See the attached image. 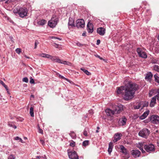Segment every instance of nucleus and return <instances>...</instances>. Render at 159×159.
<instances>
[{
	"label": "nucleus",
	"mask_w": 159,
	"mask_h": 159,
	"mask_svg": "<svg viewBox=\"0 0 159 159\" xmlns=\"http://www.w3.org/2000/svg\"><path fill=\"white\" fill-rule=\"evenodd\" d=\"M156 90V94H157L156 95H157V99L159 98V88L157 89H155Z\"/></svg>",
	"instance_id": "e433bc0d"
},
{
	"label": "nucleus",
	"mask_w": 159,
	"mask_h": 159,
	"mask_svg": "<svg viewBox=\"0 0 159 159\" xmlns=\"http://www.w3.org/2000/svg\"><path fill=\"white\" fill-rule=\"evenodd\" d=\"M30 83L31 84H34V79L31 78H30Z\"/></svg>",
	"instance_id": "a18cd8bd"
},
{
	"label": "nucleus",
	"mask_w": 159,
	"mask_h": 159,
	"mask_svg": "<svg viewBox=\"0 0 159 159\" xmlns=\"http://www.w3.org/2000/svg\"><path fill=\"white\" fill-rule=\"evenodd\" d=\"M113 146V143L112 142H110L109 144V148L108 150V152L110 154H111L112 151Z\"/></svg>",
	"instance_id": "4be33fe9"
},
{
	"label": "nucleus",
	"mask_w": 159,
	"mask_h": 159,
	"mask_svg": "<svg viewBox=\"0 0 159 159\" xmlns=\"http://www.w3.org/2000/svg\"><path fill=\"white\" fill-rule=\"evenodd\" d=\"M13 12L15 14H18L20 17L23 18L27 16L28 11L25 7L15 8L13 9Z\"/></svg>",
	"instance_id": "f03ea898"
},
{
	"label": "nucleus",
	"mask_w": 159,
	"mask_h": 159,
	"mask_svg": "<svg viewBox=\"0 0 159 159\" xmlns=\"http://www.w3.org/2000/svg\"><path fill=\"white\" fill-rule=\"evenodd\" d=\"M122 135L120 133H117L115 134L114 137V139L113 140L114 142H116L120 139V137Z\"/></svg>",
	"instance_id": "aec40b11"
},
{
	"label": "nucleus",
	"mask_w": 159,
	"mask_h": 159,
	"mask_svg": "<svg viewBox=\"0 0 159 159\" xmlns=\"http://www.w3.org/2000/svg\"><path fill=\"white\" fill-rule=\"evenodd\" d=\"M39 43L37 41V40L35 41V46H34V49H36L37 48V45L39 44Z\"/></svg>",
	"instance_id": "c03bdc74"
},
{
	"label": "nucleus",
	"mask_w": 159,
	"mask_h": 159,
	"mask_svg": "<svg viewBox=\"0 0 159 159\" xmlns=\"http://www.w3.org/2000/svg\"><path fill=\"white\" fill-rule=\"evenodd\" d=\"M68 25L69 28L75 26L74 24V20L72 18L70 17L69 18Z\"/></svg>",
	"instance_id": "dca6fc26"
},
{
	"label": "nucleus",
	"mask_w": 159,
	"mask_h": 159,
	"mask_svg": "<svg viewBox=\"0 0 159 159\" xmlns=\"http://www.w3.org/2000/svg\"><path fill=\"white\" fill-rule=\"evenodd\" d=\"M54 45H53V46L55 47L56 48H58V45L57 44L55 43H54Z\"/></svg>",
	"instance_id": "4d7b16f0"
},
{
	"label": "nucleus",
	"mask_w": 159,
	"mask_h": 159,
	"mask_svg": "<svg viewBox=\"0 0 159 159\" xmlns=\"http://www.w3.org/2000/svg\"><path fill=\"white\" fill-rule=\"evenodd\" d=\"M76 44L79 47H82L84 46V44L79 42H77L76 43Z\"/></svg>",
	"instance_id": "37998d69"
},
{
	"label": "nucleus",
	"mask_w": 159,
	"mask_h": 159,
	"mask_svg": "<svg viewBox=\"0 0 159 159\" xmlns=\"http://www.w3.org/2000/svg\"><path fill=\"white\" fill-rule=\"evenodd\" d=\"M152 76L151 73L149 72L146 74L145 77V79L147 80H149L151 79Z\"/></svg>",
	"instance_id": "5701e85b"
},
{
	"label": "nucleus",
	"mask_w": 159,
	"mask_h": 159,
	"mask_svg": "<svg viewBox=\"0 0 159 159\" xmlns=\"http://www.w3.org/2000/svg\"><path fill=\"white\" fill-rule=\"evenodd\" d=\"M70 134V136L73 139H75L76 137V135L74 132H71Z\"/></svg>",
	"instance_id": "7c9ffc66"
},
{
	"label": "nucleus",
	"mask_w": 159,
	"mask_h": 159,
	"mask_svg": "<svg viewBox=\"0 0 159 159\" xmlns=\"http://www.w3.org/2000/svg\"><path fill=\"white\" fill-rule=\"evenodd\" d=\"M154 70L157 72H159V66L157 65H155L153 67Z\"/></svg>",
	"instance_id": "473e14b6"
},
{
	"label": "nucleus",
	"mask_w": 159,
	"mask_h": 159,
	"mask_svg": "<svg viewBox=\"0 0 159 159\" xmlns=\"http://www.w3.org/2000/svg\"><path fill=\"white\" fill-rule=\"evenodd\" d=\"M40 143L43 145H44V144H45V143H44V140H42V139H40Z\"/></svg>",
	"instance_id": "49530a36"
},
{
	"label": "nucleus",
	"mask_w": 159,
	"mask_h": 159,
	"mask_svg": "<svg viewBox=\"0 0 159 159\" xmlns=\"http://www.w3.org/2000/svg\"><path fill=\"white\" fill-rule=\"evenodd\" d=\"M149 113V111L145 112L140 116L139 117V119L140 120H143L144 119L148 116Z\"/></svg>",
	"instance_id": "412c9836"
},
{
	"label": "nucleus",
	"mask_w": 159,
	"mask_h": 159,
	"mask_svg": "<svg viewBox=\"0 0 159 159\" xmlns=\"http://www.w3.org/2000/svg\"><path fill=\"white\" fill-rule=\"evenodd\" d=\"M133 156L135 157H139L140 154V152L138 150H133L131 151Z\"/></svg>",
	"instance_id": "ddd939ff"
},
{
	"label": "nucleus",
	"mask_w": 159,
	"mask_h": 159,
	"mask_svg": "<svg viewBox=\"0 0 159 159\" xmlns=\"http://www.w3.org/2000/svg\"><path fill=\"white\" fill-rule=\"evenodd\" d=\"M150 120L153 124H159V116L157 115H153L151 116Z\"/></svg>",
	"instance_id": "6e6552de"
},
{
	"label": "nucleus",
	"mask_w": 159,
	"mask_h": 159,
	"mask_svg": "<svg viewBox=\"0 0 159 159\" xmlns=\"http://www.w3.org/2000/svg\"><path fill=\"white\" fill-rule=\"evenodd\" d=\"M156 90L155 89H152L150 91L149 93V95L150 97L152 96L153 95L156 94Z\"/></svg>",
	"instance_id": "cd10ccee"
},
{
	"label": "nucleus",
	"mask_w": 159,
	"mask_h": 159,
	"mask_svg": "<svg viewBox=\"0 0 159 159\" xmlns=\"http://www.w3.org/2000/svg\"><path fill=\"white\" fill-rule=\"evenodd\" d=\"M120 149L121 150V152L126 155L127 153V152L126 149L123 145L120 146Z\"/></svg>",
	"instance_id": "393cba45"
},
{
	"label": "nucleus",
	"mask_w": 159,
	"mask_h": 159,
	"mask_svg": "<svg viewBox=\"0 0 159 159\" xmlns=\"http://www.w3.org/2000/svg\"><path fill=\"white\" fill-rule=\"evenodd\" d=\"M8 159H15V157L13 155H11L10 156L8 157Z\"/></svg>",
	"instance_id": "ea45409f"
},
{
	"label": "nucleus",
	"mask_w": 159,
	"mask_h": 159,
	"mask_svg": "<svg viewBox=\"0 0 159 159\" xmlns=\"http://www.w3.org/2000/svg\"><path fill=\"white\" fill-rule=\"evenodd\" d=\"M149 133V131L148 129L144 128L139 131V135L140 136L146 138L148 135Z\"/></svg>",
	"instance_id": "423d86ee"
},
{
	"label": "nucleus",
	"mask_w": 159,
	"mask_h": 159,
	"mask_svg": "<svg viewBox=\"0 0 159 159\" xmlns=\"http://www.w3.org/2000/svg\"><path fill=\"white\" fill-rule=\"evenodd\" d=\"M60 63L63 64H66L69 66H71L72 64L69 61H63L61 60V63Z\"/></svg>",
	"instance_id": "c756f323"
},
{
	"label": "nucleus",
	"mask_w": 159,
	"mask_h": 159,
	"mask_svg": "<svg viewBox=\"0 0 159 159\" xmlns=\"http://www.w3.org/2000/svg\"><path fill=\"white\" fill-rule=\"evenodd\" d=\"M144 145L145 144H144V142L139 143L137 145V147L143 153L145 152V151L143 149V147H144Z\"/></svg>",
	"instance_id": "4468645a"
},
{
	"label": "nucleus",
	"mask_w": 159,
	"mask_h": 159,
	"mask_svg": "<svg viewBox=\"0 0 159 159\" xmlns=\"http://www.w3.org/2000/svg\"><path fill=\"white\" fill-rule=\"evenodd\" d=\"M115 109L114 110L115 114H118L120 113L123 110V106L121 105L118 104L117 106H115Z\"/></svg>",
	"instance_id": "9d476101"
},
{
	"label": "nucleus",
	"mask_w": 159,
	"mask_h": 159,
	"mask_svg": "<svg viewBox=\"0 0 159 159\" xmlns=\"http://www.w3.org/2000/svg\"><path fill=\"white\" fill-rule=\"evenodd\" d=\"M42 57L47 58H49V57L50 55L49 54H46L45 53H42Z\"/></svg>",
	"instance_id": "f704fd0d"
},
{
	"label": "nucleus",
	"mask_w": 159,
	"mask_h": 159,
	"mask_svg": "<svg viewBox=\"0 0 159 159\" xmlns=\"http://www.w3.org/2000/svg\"><path fill=\"white\" fill-rule=\"evenodd\" d=\"M8 125L9 126L12 127H13V126L14 125L12 123H9Z\"/></svg>",
	"instance_id": "864d4df0"
},
{
	"label": "nucleus",
	"mask_w": 159,
	"mask_h": 159,
	"mask_svg": "<svg viewBox=\"0 0 159 159\" xmlns=\"http://www.w3.org/2000/svg\"><path fill=\"white\" fill-rule=\"evenodd\" d=\"M97 33L100 35H103L105 33V29L102 27H100L97 29Z\"/></svg>",
	"instance_id": "f3484780"
},
{
	"label": "nucleus",
	"mask_w": 159,
	"mask_h": 159,
	"mask_svg": "<svg viewBox=\"0 0 159 159\" xmlns=\"http://www.w3.org/2000/svg\"><path fill=\"white\" fill-rule=\"evenodd\" d=\"M0 83L2 84V85L4 86L6 84L4 83L2 80H0Z\"/></svg>",
	"instance_id": "603ef678"
},
{
	"label": "nucleus",
	"mask_w": 159,
	"mask_h": 159,
	"mask_svg": "<svg viewBox=\"0 0 159 159\" xmlns=\"http://www.w3.org/2000/svg\"><path fill=\"white\" fill-rule=\"evenodd\" d=\"M13 128H14L15 129H16V126L15 125H13Z\"/></svg>",
	"instance_id": "338daca9"
},
{
	"label": "nucleus",
	"mask_w": 159,
	"mask_h": 159,
	"mask_svg": "<svg viewBox=\"0 0 159 159\" xmlns=\"http://www.w3.org/2000/svg\"><path fill=\"white\" fill-rule=\"evenodd\" d=\"M43 131L42 129H39V133L42 134L43 133Z\"/></svg>",
	"instance_id": "13d9d810"
},
{
	"label": "nucleus",
	"mask_w": 159,
	"mask_h": 159,
	"mask_svg": "<svg viewBox=\"0 0 159 159\" xmlns=\"http://www.w3.org/2000/svg\"><path fill=\"white\" fill-rule=\"evenodd\" d=\"M141 105L142 107V108L141 109H143L144 107H146L148 106V102L145 101L144 102H143L141 103Z\"/></svg>",
	"instance_id": "b1692460"
},
{
	"label": "nucleus",
	"mask_w": 159,
	"mask_h": 159,
	"mask_svg": "<svg viewBox=\"0 0 159 159\" xmlns=\"http://www.w3.org/2000/svg\"><path fill=\"white\" fill-rule=\"evenodd\" d=\"M144 148L147 152L149 153L154 151L155 149L154 146L151 143L144 145Z\"/></svg>",
	"instance_id": "20e7f679"
},
{
	"label": "nucleus",
	"mask_w": 159,
	"mask_h": 159,
	"mask_svg": "<svg viewBox=\"0 0 159 159\" xmlns=\"http://www.w3.org/2000/svg\"><path fill=\"white\" fill-rule=\"evenodd\" d=\"M137 52L139 56L144 58H146L147 57L146 54L143 51L141 48H138L137 50Z\"/></svg>",
	"instance_id": "1a4fd4ad"
},
{
	"label": "nucleus",
	"mask_w": 159,
	"mask_h": 159,
	"mask_svg": "<svg viewBox=\"0 0 159 159\" xmlns=\"http://www.w3.org/2000/svg\"><path fill=\"white\" fill-rule=\"evenodd\" d=\"M82 36H86V32H84L82 34Z\"/></svg>",
	"instance_id": "052dcab7"
},
{
	"label": "nucleus",
	"mask_w": 159,
	"mask_h": 159,
	"mask_svg": "<svg viewBox=\"0 0 159 159\" xmlns=\"http://www.w3.org/2000/svg\"><path fill=\"white\" fill-rule=\"evenodd\" d=\"M16 0H8L6 1V3H7L8 2H14Z\"/></svg>",
	"instance_id": "de8ad7c7"
},
{
	"label": "nucleus",
	"mask_w": 159,
	"mask_h": 159,
	"mask_svg": "<svg viewBox=\"0 0 159 159\" xmlns=\"http://www.w3.org/2000/svg\"><path fill=\"white\" fill-rule=\"evenodd\" d=\"M58 21V18L57 16L54 15L51 20L48 21V25L51 28H54L57 25Z\"/></svg>",
	"instance_id": "7ed1b4c3"
},
{
	"label": "nucleus",
	"mask_w": 159,
	"mask_h": 159,
	"mask_svg": "<svg viewBox=\"0 0 159 159\" xmlns=\"http://www.w3.org/2000/svg\"><path fill=\"white\" fill-rule=\"evenodd\" d=\"M10 39H11V40L12 41V42H13V38L11 36H10Z\"/></svg>",
	"instance_id": "e2e57ef3"
},
{
	"label": "nucleus",
	"mask_w": 159,
	"mask_h": 159,
	"mask_svg": "<svg viewBox=\"0 0 159 159\" xmlns=\"http://www.w3.org/2000/svg\"><path fill=\"white\" fill-rule=\"evenodd\" d=\"M75 142L74 141H72V142H71L70 143V145L71 147H73L75 146Z\"/></svg>",
	"instance_id": "79ce46f5"
},
{
	"label": "nucleus",
	"mask_w": 159,
	"mask_h": 159,
	"mask_svg": "<svg viewBox=\"0 0 159 159\" xmlns=\"http://www.w3.org/2000/svg\"><path fill=\"white\" fill-rule=\"evenodd\" d=\"M25 57L26 58H28V59L30 58L29 57H28L27 56H26V55H25Z\"/></svg>",
	"instance_id": "69168bd1"
},
{
	"label": "nucleus",
	"mask_w": 159,
	"mask_h": 159,
	"mask_svg": "<svg viewBox=\"0 0 159 159\" xmlns=\"http://www.w3.org/2000/svg\"><path fill=\"white\" fill-rule=\"evenodd\" d=\"M51 38L52 39H57L59 40H61V39L60 38L55 37H51Z\"/></svg>",
	"instance_id": "09e8293b"
},
{
	"label": "nucleus",
	"mask_w": 159,
	"mask_h": 159,
	"mask_svg": "<svg viewBox=\"0 0 159 159\" xmlns=\"http://www.w3.org/2000/svg\"><path fill=\"white\" fill-rule=\"evenodd\" d=\"M30 113L31 116L34 117V108L32 107H31L30 108Z\"/></svg>",
	"instance_id": "c85d7f7f"
},
{
	"label": "nucleus",
	"mask_w": 159,
	"mask_h": 159,
	"mask_svg": "<svg viewBox=\"0 0 159 159\" xmlns=\"http://www.w3.org/2000/svg\"><path fill=\"white\" fill-rule=\"evenodd\" d=\"M68 155L70 159H79L78 156L76 152L74 151L67 152Z\"/></svg>",
	"instance_id": "39448f33"
},
{
	"label": "nucleus",
	"mask_w": 159,
	"mask_h": 159,
	"mask_svg": "<svg viewBox=\"0 0 159 159\" xmlns=\"http://www.w3.org/2000/svg\"><path fill=\"white\" fill-rule=\"evenodd\" d=\"M157 97V95H155L154 97L152 98L151 101L150 103V106L151 107H153L154 106L155 104L156 103V100Z\"/></svg>",
	"instance_id": "6ab92c4d"
},
{
	"label": "nucleus",
	"mask_w": 159,
	"mask_h": 159,
	"mask_svg": "<svg viewBox=\"0 0 159 159\" xmlns=\"http://www.w3.org/2000/svg\"><path fill=\"white\" fill-rule=\"evenodd\" d=\"M22 81L23 82H25L26 83H28V79L27 78L25 77L23 78L22 80Z\"/></svg>",
	"instance_id": "a19ab883"
},
{
	"label": "nucleus",
	"mask_w": 159,
	"mask_h": 159,
	"mask_svg": "<svg viewBox=\"0 0 159 159\" xmlns=\"http://www.w3.org/2000/svg\"><path fill=\"white\" fill-rule=\"evenodd\" d=\"M127 119L125 117H123L120 119L118 121V123L120 126H124L126 123Z\"/></svg>",
	"instance_id": "9b49d317"
},
{
	"label": "nucleus",
	"mask_w": 159,
	"mask_h": 159,
	"mask_svg": "<svg viewBox=\"0 0 159 159\" xmlns=\"http://www.w3.org/2000/svg\"><path fill=\"white\" fill-rule=\"evenodd\" d=\"M68 81H67L68 82H69L70 83V84H72L73 83V82L70 80H69V79H68Z\"/></svg>",
	"instance_id": "680f3d73"
},
{
	"label": "nucleus",
	"mask_w": 159,
	"mask_h": 159,
	"mask_svg": "<svg viewBox=\"0 0 159 159\" xmlns=\"http://www.w3.org/2000/svg\"><path fill=\"white\" fill-rule=\"evenodd\" d=\"M154 77L155 81L158 83H159V77L157 76V75L156 74L155 75Z\"/></svg>",
	"instance_id": "2f4dec72"
},
{
	"label": "nucleus",
	"mask_w": 159,
	"mask_h": 159,
	"mask_svg": "<svg viewBox=\"0 0 159 159\" xmlns=\"http://www.w3.org/2000/svg\"><path fill=\"white\" fill-rule=\"evenodd\" d=\"M84 135H85V136H87V132L85 130H84Z\"/></svg>",
	"instance_id": "3c124183"
},
{
	"label": "nucleus",
	"mask_w": 159,
	"mask_h": 159,
	"mask_svg": "<svg viewBox=\"0 0 159 159\" xmlns=\"http://www.w3.org/2000/svg\"><path fill=\"white\" fill-rule=\"evenodd\" d=\"M49 58L51 59L52 61H54L56 62L60 63H61V60L60 59L57 57L53 56L50 55Z\"/></svg>",
	"instance_id": "f8f14e48"
},
{
	"label": "nucleus",
	"mask_w": 159,
	"mask_h": 159,
	"mask_svg": "<svg viewBox=\"0 0 159 159\" xmlns=\"http://www.w3.org/2000/svg\"><path fill=\"white\" fill-rule=\"evenodd\" d=\"M138 87L137 84L129 82L125 86L117 87L116 92L118 94H123L125 93L124 99L125 100H129L134 97L135 92Z\"/></svg>",
	"instance_id": "f257e3e1"
},
{
	"label": "nucleus",
	"mask_w": 159,
	"mask_h": 159,
	"mask_svg": "<svg viewBox=\"0 0 159 159\" xmlns=\"http://www.w3.org/2000/svg\"><path fill=\"white\" fill-rule=\"evenodd\" d=\"M16 52L18 54H20L21 52V49L20 48H17L15 50Z\"/></svg>",
	"instance_id": "c9c22d12"
},
{
	"label": "nucleus",
	"mask_w": 159,
	"mask_h": 159,
	"mask_svg": "<svg viewBox=\"0 0 159 159\" xmlns=\"http://www.w3.org/2000/svg\"><path fill=\"white\" fill-rule=\"evenodd\" d=\"M95 56L96 57L99 58L101 60H102L103 59H102V57H100V56H99L98 55H95Z\"/></svg>",
	"instance_id": "8fccbe9b"
},
{
	"label": "nucleus",
	"mask_w": 159,
	"mask_h": 159,
	"mask_svg": "<svg viewBox=\"0 0 159 159\" xmlns=\"http://www.w3.org/2000/svg\"><path fill=\"white\" fill-rule=\"evenodd\" d=\"M85 23L83 19H78L76 21V26L78 28H82L84 27Z\"/></svg>",
	"instance_id": "0eeeda50"
},
{
	"label": "nucleus",
	"mask_w": 159,
	"mask_h": 159,
	"mask_svg": "<svg viewBox=\"0 0 159 159\" xmlns=\"http://www.w3.org/2000/svg\"><path fill=\"white\" fill-rule=\"evenodd\" d=\"M141 107L142 108L141 104H139L137 106H136L134 107V108L136 109H139Z\"/></svg>",
	"instance_id": "4c0bfd02"
},
{
	"label": "nucleus",
	"mask_w": 159,
	"mask_h": 159,
	"mask_svg": "<svg viewBox=\"0 0 159 159\" xmlns=\"http://www.w3.org/2000/svg\"><path fill=\"white\" fill-rule=\"evenodd\" d=\"M14 139L15 140H19L20 138H19L18 136H17V137H16Z\"/></svg>",
	"instance_id": "6e6d98bb"
},
{
	"label": "nucleus",
	"mask_w": 159,
	"mask_h": 159,
	"mask_svg": "<svg viewBox=\"0 0 159 159\" xmlns=\"http://www.w3.org/2000/svg\"><path fill=\"white\" fill-rule=\"evenodd\" d=\"M87 30L89 33H92L93 31V25L89 22L87 25Z\"/></svg>",
	"instance_id": "2eb2a0df"
},
{
	"label": "nucleus",
	"mask_w": 159,
	"mask_h": 159,
	"mask_svg": "<svg viewBox=\"0 0 159 159\" xmlns=\"http://www.w3.org/2000/svg\"><path fill=\"white\" fill-rule=\"evenodd\" d=\"M58 76L61 78H62V79H63L64 80H66V81H68V79L65 78V77H64V76H63L61 75L60 74H58Z\"/></svg>",
	"instance_id": "58836bf2"
},
{
	"label": "nucleus",
	"mask_w": 159,
	"mask_h": 159,
	"mask_svg": "<svg viewBox=\"0 0 159 159\" xmlns=\"http://www.w3.org/2000/svg\"><path fill=\"white\" fill-rule=\"evenodd\" d=\"M100 43V41L99 39H98L97 40V43H96V44L97 45H98Z\"/></svg>",
	"instance_id": "5fc2aeb1"
},
{
	"label": "nucleus",
	"mask_w": 159,
	"mask_h": 159,
	"mask_svg": "<svg viewBox=\"0 0 159 159\" xmlns=\"http://www.w3.org/2000/svg\"><path fill=\"white\" fill-rule=\"evenodd\" d=\"M80 70L83 71L87 75H91V73L89 72L87 70L84 68H81Z\"/></svg>",
	"instance_id": "bb28decb"
},
{
	"label": "nucleus",
	"mask_w": 159,
	"mask_h": 159,
	"mask_svg": "<svg viewBox=\"0 0 159 159\" xmlns=\"http://www.w3.org/2000/svg\"><path fill=\"white\" fill-rule=\"evenodd\" d=\"M4 87L7 90H8V89L6 85H5Z\"/></svg>",
	"instance_id": "bf43d9fd"
},
{
	"label": "nucleus",
	"mask_w": 159,
	"mask_h": 159,
	"mask_svg": "<svg viewBox=\"0 0 159 159\" xmlns=\"http://www.w3.org/2000/svg\"><path fill=\"white\" fill-rule=\"evenodd\" d=\"M105 112L108 116H112L115 114L114 110H112L110 109H107L105 110Z\"/></svg>",
	"instance_id": "a211bd4d"
},
{
	"label": "nucleus",
	"mask_w": 159,
	"mask_h": 159,
	"mask_svg": "<svg viewBox=\"0 0 159 159\" xmlns=\"http://www.w3.org/2000/svg\"><path fill=\"white\" fill-rule=\"evenodd\" d=\"M46 21L44 20H39L38 22V24L39 25H43L46 22Z\"/></svg>",
	"instance_id": "a878e982"
},
{
	"label": "nucleus",
	"mask_w": 159,
	"mask_h": 159,
	"mask_svg": "<svg viewBox=\"0 0 159 159\" xmlns=\"http://www.w3.org/2000/svg\"><path fill=\"white\" fill-rule=\"evenodd\" d=\"M30 97L31 98H34V96L33 95H32L30 96Z\"/></svg>",
	"instance_id": "774afa93"
},
{
	"label": "nucleus",
	"mask_w": 159,
	"mask_h": 159,
	"mask_svg": "<svg viewBox=\"0 0 159 159\" xmlns=\"http://www.w3.org/2000/svg\"><path fill=\"white\" fill-rule=\"evenodd\" d=\"M89 141L88 140L84 141L83 143V145L84 146H86L88 145Z\"/></svg>",
	"instance_id": "72a5a7b5"
},
{
	"label": "nucleus",
	"mask_w": 159,
	"mask_h": 159,
	"mask_svg": "<svg viewBox=\"0 0 159 159\" xmlns=\"http://www.w3.org/2000/svg\"><path fill=\"white\" fill-rule=\"evenodd\" d=\"M19 141H20L22 143H24L23 141L20 138V139H19Z\"/></svg>",
	"instance_id": "0e129e2a"
}]
</instances>
